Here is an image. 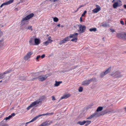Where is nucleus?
I'll return each instance as SVG.
<instances>
[{
	"instance_id": "obj_1",
	"label": "nucleus",
	"mask_w": 126,
	"mask_h": 126,
	"mask_svg": "<svg viewBox=\"0 0 126 126\" xmlns=\"http://www.w3.org/2000/svg\"><path fill=\"white\" fill-rule=\"evenodd\" d=\"M41 103L42 101H40V99L37 100L31 104L26 109L27 110H29L32 107L34 106H37V105L39 104H41Z\"/></svg>"
},
{
	"instance_id": "obj_2",
	"label": "nucleus",
	"mask_w": 126,
	"mask_h": 126,
	"mask_svg": "<svg viewBox=\"0 0 126 126\" xmlns=\"http://www.w3.org/2000/svg\"><path fill=\"white\" fill-rule=\"evenodd\" d=\"M34 15L33 13H31L28 15L24 18H23L21 21L20 25H23L25 23L24 21H26L32 17Z\"/></svg>"
},
{
	"instance_id": "obj_3",
	"label": "nucleus",
	"mask_w": 126,
	"mask_h": 126,
	"mask_svg": "<svg viewBox=\"0 0 126 126\" xmlns=\"http://www.w3.org/2000/svg\"><path fill=\"white\" fill-rule=\"evenodd\" d=\"M122 5V2L120 0H115V1L113 4L112 6L114 8L116 9L117 7L120 6Z\"/></svg>"
},
{
	"instance_id": "obj_4",
	"label": "nucleus",
	"mask_w": 126,
	"mask_h": 126,
	"mask_svg": "<svg viewBox=\"0 0 126 126\" xmlns=\"http://www.w3.org/2000/svg\"><path fill=\"white\" fill-rule=\"evenodd\" d=\"M110 75L115 78H120L122 76V75L121 74V72L119 70L116 71L114 73L111 74Z\"/></svg>"
},
{
	"instance_id": "obj_5",
	"label": "nucleus",
	"mask_w": 126,
	"mask_h": 126,
	"mask_svg": "<svg viewBox=\"0 0 126 126\" xmlns=\"http://www.w3.org/2000/svg\"><path fill=\"white\" fill-rule=\"evenodd\" d=\"M78 26L79 27V29L78 30V31L79 33H83L85 32L86 27L85 25H82L81 24H79Z\"/></svg>"
},
{
	"instance_id": "obj_6",
	"label": "nucleus",
	"mask_w": 126,
	"mask_h": 126,
	"mask_svg": "<svg viewBox=\"0 0 126 126\" xmlns=\"http://www.w3.org/2000/svg\"><path fill=\"white\" fill-rule=\"evenodd\" d=\"M96 79L95 78H92L88 80H85L83 81L82 82V85H89L90 82L95 81Z\"/></svg>"
},
{
	"instance_id": "obj_7",
	"label": "nucleus",
	"mask_w": 126,
	"mask_h": 126,
	"mask_svg": "<svg viewBox=\"0 0 126 126\" xmlns=\"http://www.w3.org/2000/svg\"><path fill=\"white\" fill-rule=\"evenodd\" d=\"M102 114H99L96 112H95L94 113L91 115L90 116L87 118V119H91L94 117H97L101 116Z\"/></svg>"
},
{
	"instance_id": "obj_8",
	"label": "nucleus",
	"mask_w": 126,
	"mask_h": 126,
	"mask_svg": "<svg viewBox=\"0 0 126 126\" xmlns=\"http://www.w3.org/2000/svg\"><path fill=\"white\" fill-rule=\"evenodd\" d=\"M33 54L32 52H28L27 55L24 57V59L25 61L27 60L31 57V55Z\"/></svg>"
},
{
	"instance_id": "obj_9",
	"label": "nucleus",
	"mask_w": 126,
	"mask_h": 126,
	"mask_svg": "<svg viewBox=\"0 0 126 126\" xmlns=\"http://www.w3.org/2000/svg\"><path fill=\"white\" fill-rule=\"evenodd\" d=\"M34 36H33L30 38L29 39V43L30 45L31 46L35 45L34 43Z\"/></svg>"
},
{
	"instance_id": "obj_10",
	"label": "nucleus",
	"mask_w": 126,
	"mask_h": 126,
	"mask_svg": "<svg viewBox=\"0 0 126 126\" xmlns=\"http://www.w3.org/2000/svg\"><path fill=\"white\" fill-rule=\"evenodd\" d=\"M11 71V70H7L5 71L3 73H0V79H2L4 78V75L5 74L10 73Z\"/></svg>"
},
{
	"instance_id": "obj_11",
	"label": "nucleus",
	"mask_w": 126,
	"mask_h": 126,
	"mask_svg": "<svg viewBox=\"0 0 126 126\" xmlns=\"http://www.w3.org/2000/svg\"><path fill=\"white\" fill-rule=\"evenodd\" d=\"M96 8L92 10V11L94 13H97L101 10L100 7L98 5H96Z\"/></svg>"
},
{
	"instance_id": "obj_12",
	"label": "nucleus",
	"mask_w": 126,
	"mask_h": 126,
	"mask_svg": "<svg viewBox=\"0 0 126 126\" xmlns=\"http://www.w3.org/2000/svg\"><path fill=\"white\" fill-rule=\"evenodd\" d=\"M53 114V113H47L45 114H42L39 115L38 116H36L34 118L35 120L38 118L39 117H40L41 116H45V115H52Z\"/></svg>"
},
{
	"instance_id": "obj_13",
	"label": "nucleus",
	"mask_w": 126,
	"mask_h": 126,
	"mask_svg": "<svg viewBox=\"0 0 126 126\" xmlns=\"http://www.w3.org/2000/svg\"><path fill=\"white\" fill-rule=\"evenodd\" d=\"M52 121L45 122L43 123L39 126H48L52 123Z\"/></svg>"
},
{
	"instance_id": "obj_14",
	"label": "nucleus",
	"mask_w": 126,
	"mask_h": 126,
	"mask_svg": "<svg viewBox=\"0 0 126 126\" xmlns=\"http://www.w3.org/2000/svg\"><path fill=\"white\" fill-rule=\"evenodd\" d=\"M47 78L46 75H43L39 76L38 77V79L39 81H43L45 80Z\"/></svg>"
},
{
	"instance_id": "obj_15",
	"label": "nucleus",
	"mask_w": 126,
	"mask_h": 126,
	"mask_svg": "<svg viewBox=\"0 0 126 126\" xmlns=\"http://www.w3.org/2000/svg\"><path fill=\"white\" fill-rule=\"evenodd\" d=\"M68 36L65 38L64 39L60 41L59 42V44L60 45H61L63 43H65L66 42L70 40Z\"/></svg>"
},
{
	"instance_id": "obj_16",
	"label": "nucleus",
	"mask_w": 126,
	"mask_h": 126,
	"mask_svg": "<svg viewBox=\"0 0 126 126\" xmlns=\"http://www.w3.org/2000/svg\"><path fill=\"white\" fill-rule=\"evenodd\" d=\"M13 1H14L13 0H9L8 1L4 3L3 4H2L0 5V7L1 8L3 5H7L10 4L11 3H12L13 2Z\"/></svg>"
},
{
	"instance_id": "obj_17",
	"label": "nucleus",
	"mask_w": 126,
	"mask_h": 126,
	"mask_svg": "<svg viewBox=\"0 0 126 126\" xmlns=\"http://www.w3.org/2000/svg\"><path fill=\"white\" fill-rule=\"evenodd\" d=\"M70 96L69 94L64 95L63 96L61 97L59 99V102L61 100L64 99H66Z\"/></svg>"
},
{
	"instance_id": "obj_18",
	"label": "nucleus",
	"mask_w": 126,
	"mask_h": 126,
	"mask_svg": "<svg viewBox=\"0 0 126 126\" xmlns=\"http://www.w3.org/2000/svg\"><path fill=\"white\" fill-rule=\"evenodd\" d=\"M78 33H75L73 34H70V35L68 36L69 39L70 38H77Z\"/></svg>"
},
{
	"instance_id": "obj_19",
	"label": "nucleus",
	"mask_w": 126,
	"mask_h": 126,
	"mask_svg": "<svg viewBox=\"0 0 126 126\" xmlns=\"http://www.w3.org/2000/svg\"><path fill=\"white\" fill-rule=\"evenodd\" d=\"M40 43V40L38 38H34V43L35 45H37Z\"/></svg>"
},
{
	"instance_id": "obj_20",
	"label": "nucleus",
	"mask_w": 126,
	"mask_h": 126,
	"mask_svg": "<svg viewBox=\"0 0 126 126\" xmlns=\"http://www.w3.org/2000/svg\"><path fill=\"white\" fill-rule=\"evenodd\" d=\"M52 42V40L49 38L48 39V40L47 41L45 42H43V44L47 46L48 45L49 43H51Z\"/></svg>"
},
{
	"instance_id": "obj_21",
	"label": "nucleus",
	"mask_w": 126,
	"mask_h": 126,
	"mask_svg": "<svg viewBox=\"0 0 126 126\" xmlns=\"http://www.w3.org/2000/svg\"><path fill=\"white\" fill-rule=\"evenodd\" d=\"M123 34L121 33H118L116 35V37H117L122 39V37L123 36Z\"/></svg>"
},
{
	"instance_id": "obj_22",
	"label": "nucleus",
	"mask_w": 126,
	"mask_h": 126,
	"mask_svg": "<svg viewBox=\"0 0 126 126\" xmlns=\"http://www.w3.org/2000/svg\"><path fill=\"white\" fill-rule=\"evenodd\" d=\"M111 67H110L109 68H108L104 72L105 75H106L107 74L110 72L111 70Z\"/></svg>"
},
{
	"instance_id": "obj_23",
	"label": "nucleus",
	"mask_w": 126,
	"mask_h": 126,
	"mask_svg": "<svg viewBox=\"0 0 126 126\" xmlns=\"http://www.w3.org/2000/svg\"><path fill=\"white\" fill-rule=\"evenodd\" d=\"M62 81H60L59 82H57L56 81L55 83L54 84V85L56 86H59L60 84L62 83Z\"/></svg>"
},
{
	"instance_id": "obj_24",
	"label": "nucleus",
	"mask_w": 126,
	"mask_h": 126,
	"mask_svg": "<svg viewBox=\"0 0 126 126\" xmlns=\"http://www.w3.org/2000/svg\"><path fill=\"white\" fill-rule=\"evenodd\" d=\"M85 124L86 123V124L85 125V126H87L90 124L91 122V121L89 120H87L86 121H85Z\"/></svg>"
},
{
	"instance_id": "obj_25",
	"label": "nucleus",
	"mask_w": 126,
	"mask_h": 126,
	"mask_svg": "<svg viewBox=\"0 0 126 126\" xmlns=\"http://www.w3.org/2000/svg\"><path fill=\"white\" fill-rule=\"evenodd\" d=\"M77 124L81 125H83L85 124V121L82 122L79 121L77 123Z\"/></svg>"
},
{
	"instance_id": "obj_26",
	"label": "nucleus",
	"mask_w": 126,
	"mask_h": 126,
	"mask_svg": "<svg viewBox=\"0 0 126 126\" xmlns=\"http://www.w3.org/2000/svg\"><path fill=\"white\" fill-rule=\"evenodd\" d=\"M103 107H99L97 109L96 111L97 112H98L101 111L103 110Z\"/></svg>"
},
{
	"instance_id": "obj_27",
	"label": "nucleus",
	"mask_w": 126,
	"mask_h": 126,
	"mask_svg": "<svg viewBox=\"0 0 126 126\" xmlns=\"http://www.w3.org/2000/svg\"><path fill=\"white\" fill-rule=\"evenodd\" d=\"M3 44L2 41L1 40H0V51L2 50V47L3 46Z\"/></svg>"
},
{
	"instance_id": "obj_28",
	"label": "nucleus",
	"mask_w": 126,
	"mask_h": 126,
	"mask_svg": "<svg viewBox=\"0 0 126 126\" xmlns=\"http://www.w3.org/2000/svg\"><path fill=\"white\" fill-rule=\"evenodd\" d=\"M97 30L96 28H91L89 29V30L91 32L94 31V32H95Z\"/></svg>"
},
{
	"instance_id": "obj_29",
	"label": "nucleus",
	"mask_w": 126,
	"mask_h": 126,
	"mask_svg": "<svg viewBox=\"0 0 126 126\" xmlns=\"http://www.w3.org/2000/svg\"><path fill=\"white\" fill-rule=\"evenodd\" d=\"M35 121V119H34V118H33L32 119L31 121H30L29 122H27L26 123V124L25 125V126H27V124L30 123L31 122H32L34 121Z\"/></svg>"
},
{
	"instance_id": "obj_30",
	"label": "nucleus",
	"mask_w": 126,
	"mask_h": 126,
	"mask_svg": "<svg viewBox=\"0 0 126 126\" xmlns=\"http://www.w3.org/2000/svg\"><path fill=\"white\" fill-rule=\"evenodd\" d=\"M106 75L103 72L101 73L100 75V78H102Z\"/></svg>"
},
{
	"instance_id": "obj_31",
	"label": "nucleus",
	"mask_w": 126,
	"mask_h": 126,
	"mask_svg": "<svg viewBox=\"0 0 126 126\" xmlns=\"http://www.w3.org/2000/svg\"><path fill=\"white\" fill-rule=\"evenodd\" d=\"M78 39L77 38H75L71 40V41L73 42H77V41Z\"/></svg>"
},
{
	"instance_id": "obj_32",
	"label": "nucleus",
	"mask_w": 126,
	"mask_h": 126,
	"mask_svg": "<svg viewBox=\"0 0 126 126\" xmlns=\"http://www.w3.org/2000/svg\"><path fill=\"white\" fill-rule=\"evenodd\" d=\"M122 39L126 40V34H123V36L122 37Z\"/></svg>"
},
{
	"instance_id": "obj_33",
	"label": "nucleus",
	"mask_w": 126,
	"mask_h": 126,
	"mask_svg": "<svg viewBox=\"0 0 126 126\" xmlns=\"http://www.w3.org/2000/svg\"><path fill=\"white\" fill-rule=\"evenodd\" d=\"M58 18L57 17L53 18V21L54 22H57L58 21Z\"/></svg>"
},
{
	"instance_id": "obj_34",
	"label": "nucleus",
	"mask_w": 126,
	"mask_h": 126,
	"mask_svg": "<svg viewBox=\"0 0 126 126\" xmlns=\"http://www.w3.org/2000/svg\"><path fill=\"white\" fill-rule=\"evenodd\" d=\"M12 117V115H9L8 117H6L4 119L6 121L7 120H8Z\"/></svg>"
},
{
	"instance_id": "obj_35",
	"label": "nucleus",
	"mask_w": 126,
	"mask_h": 126,
	"mask_svg": "<svg viewBox=\"0 0 126 126\" xmlns=\"http://www.w3.org/2000/svg\"><path fill=\"white\" fill-rule=\"evenodd\" d=\"M83 90V88L82 87H79L78 91L79 92H82Z\"/></svg>"
},
{
	"instance_id": "obj_36",
	"label": "nucleus",
	"mask_w": 126,
	"mask_h": 126,
	"mask_svg": "<svg viewBox=\"0 0 126 126\" xmlns=\"http://www.w3.org/2000/svg\"><path fill=\"white\" fill-rule=\"evenodd\" d=\"M20 79L22 80H23L25 79V77L24 76H21L20 78Z\"/></svg>"
},
{
	"instance_id": "obj_37",
	"label": "nucleus",
	"mask_w": 126,
	"mask_h": 126,
	"mask_svg": "<svg viewBox=\"0 0 126 126\" xmlns=\"http://www.w3.org/2000/svg\"><path fill=\"white\" fill-rule=\"evenodd\" d=\"M28 29L30 30L31 31L32 30V27L31 26H29L28 27Z\"/></svg>"
},
{
	"instance_id": "obj_38",
	"label": "nucleus",
	"mask_w": 126,
	"mask_h": 126,
	"mask_svg": "<svg viewBox=\"0 0 126 126\" xmlns=\"http://www.w3.org/2000/svg\"><path fill=\"white\" fill-rule=\"evenodd\" d=\"M87 11L86 10L84 11V12L82 14L81 17H83L84 16V15H85L86 14V13Z\"/></svg>"
},
{
	"instance_id": "obj_39",
	"label": "nucleus",
	"mask_w": 126,
	"mask_h": 126,
	"mask_svg": "<svg viewBox=\"0 0 126 126\" xmlns=\"http://www.w3.org/2000/svg\"><path fill=\"white\" fill-rule=\"evenodd\" d=\"M3 35V32L0 30V38Z\"/></svg>"
},
{
	"instance_id": "obj_40",
	"label": "nucleus",
	"mask_w": 126,
	"mask_h": 126,
	"mask_svg": "<svg viewBox=\"0 0 126 126\" xmlns=\"http://www.w3.org/2000/svg\"><path fill=\"white\" fill-rule=\"evenodd\" d=\"M84 6V5H80L79 7L77 9V11H78V10L81 7H83Z\"/></svg>"
},
{
	"instance_id": "obj_41",
	"label": "nucleus",
	"mask_w": 126,
	"mask_h": 126,
	"mask_svg": "<svg viewBox=\"0 0 126 126\" xmlns=\"http://www.w3.org/2000/svg\"><path fill=\"white\" fill-rule=\"evenodd\" d=\"M0 126H8V125L5 124H2L0 125Z\"/></svg>"
},
{
	"instance_id": "obj_42",
	"label": "nucleus",
	"mask_w": 126,
	"mask_h": 126,
	"mask_svg": "<svg viewBox=\"0 0 126 126\" xmlns=\"http://www.w3.org/2000/svg\"><path fill=\"white\" fill-rule=\"evenodd\" d=\"M102 26L104 27H106L107 26V25L106 24H104L102 25Z\"/></svg>"
},
{
	"instance_id": "obj_43",
	"label": "nucleus",
	"mask_w": 126,
	"mask_h": 126,
	"mask_svg": "<svg viewBox=\"0 0 126 126\" xmlns=\"http://www.w3.org/2000/svg\"><path fill=\"white\" fill-rule=\"evenodd\" d=\"M120 23L122 25H123L124 24V22L123 21L121 20L120 21Z\"/></svg>"
},
{
	"instance_id": "obj_44",
	"label": "nucleus",
	"mask_w": 126,
	"mask_h": 126,
	"mask_svg": "<svg viewBox=\"0 0 126 126\" xmlns=\"http://www.w3.org/2000/svg\"><path fill=\"white\" fill-rule=\"evenodd\" d=\"M52 100H53V101H54V100H56V99L54 97V96H52Z\"/></svg>"
},
{
	"instance_id": "obj_45",
	"label": "nucleus",
	"mask_w": 126,
	"mask_h": 126,
	"mask_svg": "<svg viewBox=\"0 0 126 126\" xmlns=\"http://www.w3.org/2000/svg\"><path fill=\"white\" fill-rule=\"evenodd\" d=\"M40 57V55L38 56L36 58V59L37 60H38Z\"/></svg>"
},
{
	"instance_id": "obj_46",
	"label": "nucleus",
	"mask_w": 126,
	"mask_h": 126,
	"mask_svg": "<svg viewBox=\"0 0 126 126\" xmlns=\"http://www.w3.org/2000/svg\"><path fill=\"white\" fill-rule=\"evenodd\" d=\"M45 56V55L44 54H43L41 56V58L42 59H43L44 58Z\"/></svg>"
},
{
	"instance_id": "obj_47",
	"label": "nucleus",
	"mask_w": 126,
	"mask_h": 126,
	"mask_svg": "<svg viewBox=\"0 0 126 126\" xmlns=\"http://www.w3.org/2000/svg\"><path fill=\"white\" fill-rule=\"evenodd\" d=\"M50 1H51L52 2H54L56 1H57V0H49Z\"/></svg>"
},
{
	"instance_id": "obj_48",
	"label": "nucleus",
	"mask_w": 126,
	"mask_h": 126,
	"mask_svg": "<svg viewBox=\"0 0 126 126\" xmlns=\"http://www.w3.org/2000/svg\"><path fill=\"white\" fill-rule=\"evenodd\" d=\"M110 30H111V32H115V31L113 29H110Z\"/></svg>"
},
{
	"instance_id": "obj_49",
	"label": "nucleus",
	"mask_w": 126,
	"mask_h": 126,
	"mask_svg": "<svg viewBox=\"0 0 126 126\" xmlns=\"http://www.w3.org/2000/svg\"><path fill=\"white\" fill-rule=\"evenodd\" d=\"M80 22L82 21V17H81L80 18Z\"/></svg>"
},
{
	"instance_id": "obj_50",
	"label": "nucleus",
	"mask_w": 126,
	"mask_h": 126,
	"mask_svg": "<svg viewBox=\"0 0 126 126\" xmlns=\"http://www.w3.org/2000/svg\"><path fill=\"white\" fill-rule=\"evenodd\" d=\"M11 115L12 116H14L15 115V114L14 113H13L11 114Z\"/></svg>"
},
{
	"instance_id": "obj_51",
	"label": "nucleus",
	"mask_w": 126,
	"mask_h": 126,
	"mask_svg": "<svg viewBox=\"0 0 126 126\" xmlns=\"http://www.w3.org/2000/svg\"><path fill=\"white\" fill-rule=\"evenodd\" d=\"M124 8H126V4H124Z\"/></svg>"
},
{
	"instance_id": "obj_52",
	"label": "nucleus",
	"mask_w": 126,
	"mask_h": 126,
	"mask_svg": "<svg viewBox=\"0 0 126 126\" xmlns=\"http://www.w3.org/2000/svg\"><path fill=\"white\" fill-rule=\"evenodd\" d=\"M57 26L59 27H60V24H58L57 25Z\"/></svg>"
},
{
	"instance_id": "obj_53",
	"label": "nucleus",
	"mask_w": 126,
	"mask_h": 126,
	"mask_svg": "<svg viewBox=\"0 0 126 126\" xmlns=\"http://www.w3.org/2000/svg\"><path fill=\"white\" fill-rule=\"evenodd\" d=\"M115 0H113L112 1V2L113 3L114 2V1H115Z\"/></svg>"
},
{
	"instance_id": "obj_54",
	"label": "nucleus",
	"mask_w": 126,
	"mask_h": 126,
	"mask_svg": "<svg viewBox=\"0 0 126 126\" xmlns=\"http://www.w3.org/2000/svg\"><path fill=\"white\" fill-rule=\"evenodd\" d=\"M32 79L31 80V81H33L34 80V79Z\"/></svg>"
},
{
	"instance_id": "obj_55",
	"label": "nucleus",
	"mask_w": 126,
	"mask_h": 126,
	"mask_svg": "<svg viewBox=\"0 0 126 126\" xmlns=\"http://www.w3.org/2000/svg\"><path fill=\"white\" fill-rule=\"evenodd\" d=\"M125 110L126 111V108H125Z\"/></svg>"
},
{
	"instance_id": "obj_56",
	"label": "nucleus",
	"mask_w": 126,
	"mask_h": 126,
	"mask_svg": "<svg viewBox=\"0 0 126 126\" xmlns=\"http://www.w3.org/2000/svg\"><path fill=\"white\" fill-rule=\"evenodd\" d=\"M63 27V25H62V26H61V27Z\"/></svg>"
},
{
	"instance_id": "obj_57",
	"label": "nucleus",
	"mask_w": 126,
	"mask_h": 126,
	"mask_svg": "<svg viewBox=\"0 0 126 126\" xmlns=\"http://www.w3.org/2000/svg\"><path fill=\"white\" fill-rule=\"evenodd\" d=\"M2 81V80L0 81V83Z\"/></svg>"
},
{
	"instance_id": "obj_58",
	"label": "nucleus",
	"mask_w": 126,
	"mask_h": 126,
	"mask_svg": "<svg viewBox=\"0 0 126 126\" xmlns=\"http://www.w3.org/2000/svg\"><path fill=\"white\" fill-rule=\"evenodd\" d=\"M58 0H57V1Z\"/></svg>"
},
{
	"instance_id": "obj_59",
	"label": "nucleus",
	"mask_w": 126,
	"mask_h": 126,
	"mask_svg": "<svg viewBox=\"0 0 126 126\" xmlns=\"http://www.w3.org/2000/svg\"><path fill=\"white\" fill-rule=\"evenodd\" d=\"M125 52H126V51Z\"/></svg>"
}]
</instances>
